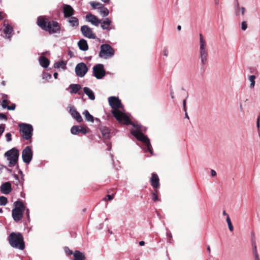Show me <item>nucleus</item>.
I'll use <instances>...</instances> for the list:
<instances>
[{
  "label": "nucleus",
  "mask_w": 260,
  "mask_h": 260,
  "mask_svg": "<svg viewBox=\"0 0 260 260\" xmlns=\"http://www.w3.org/2000/svg\"><path fill=\"white\" fill-rule=\"evenodd\" d=\"M115 54L114 49L108 44H102L100 46V51L99 56L103 59L111 58Z\"/></svg>",
  "instance_id": "8"
},
{
  "label": "nucleus",
  "mask_w": 260,
  "mask_h": 260,
  "mask_svg": "<svg viewBox=\"0 0 260 260\" xmlns=\"http://www.w3.org/2000/svg\"><path fill=\"white\" fill-rule=\"evenodd\" d=\"M111 21L109 18H106L102 22L101 21V26L103 29H106L108 31L113 28L111 26Z\"/></svg>",
  "instance_id": "21"
},
{
  "label": "nucleus",
  "mask_w": 260,
  "mask_h": 260,
  "mask_svg": "<svg viewBox=\"0 0 260 260\" xmlns=\"http://www.w3.org/2000/svg\"><path fill=\"white\" fill-rule=\"evenodd\" d=\"M66 252L68 255H72V254H73V253H74V252L71 250H70L69 248H68V250L66 251Z\"/></svg>",
  "instance_id": "51"
},
{
  "label": "nucleus",
  "mask_w": 260,
  "mask_h": 260,
  "mask_svg": "<svg viewBox=\"0 0 260 260\" xmlns=\"http://www.w3.org/2000/svg\"><path fill=\"white\" fill-rule=\"evenodd\" d=\"M131 134L139 141H141L144 145L143 149L145 152H149L151 155H153V149L148 138L145 136L138 128L131 131Z\"/></svg>",
  "instance_id": "2"
},
{
  "label": "nucleus",
  "mask_w": 260,
  "mask_h": 260,
  "mask_svg": "<svg viewBox=\"0 0 260 260\" xmlns=\"http://www.w3.org/2000/svg\"><path fill=\"white\" fill-rule=\"evenodd\" d=\"M16 105L15 104H13L10 106H9L7 107V109L9 110H14L15 109Z\"/></svg>",
  "instance_id": "45"
},
{
  "label": "nucleus",
  "mask_w": 260,
  "mask_h": 260,
  "mask_svg": "<svg viewBox=\"0 0 260 260\" xmlns=\"http://www.w3.org/2000/svg\"><path fill=\"white\" fill-rule=\"evenodd\" d=\"M9 242L13 247L23 250L25 248L23 237L21 234L12 233L9 236Z\"/></svg>",
  "instance_id": "3"
},
{
  "label": "nucleus",
  "mask_w": 260,
  "mask_h": 260,
  "mask_svg": "<svg viewBox=\"0 0 260 260\" xmlns=\"http://www.w3.org/2000/svg\"><path fill=\"white\" fill-rule=\"evenodd\" d=\"M215 3L216 5H218L219 4V0H215Z\"/></svg>",
  "instance_id": "63"
},
{
  "label": "nucleus",
  "mask_w": 260,
  "mask_h": 260,
  "mask_svg": "<svg viewBox=\"0 0 260 260\" xmlns=\"http://www.w3.org/2000/svg\"><path fill=\"white\" fill-rule=\"evenodd\" d=\"M90 5L92 7L93 9H98L100 10L104 8V5L96 2H91Z\"/></svg>",
  "instance_id": "30"
},
{
  "label": "nucleus",
  "mask_w": 260,
  "mask_h": 260,
  "mask_svg": "<svg viewBox=\"0 0 260 260\" xmlns=\"http://www.w3.org/2000/svg\"><path fill=\"white\" fill-rule=\"evenodd\" d=\"M255 79V76L254 75H250L249 77V80L251 82L250 85V88H253L254 87Z\"/></svg>",
  "instance_id": "34"
},
{
  "label": "nucleus",
  "mask_w": 260,
  "mask_h": 260,
  "mask_svg": "<svg viewBox=\"0 0 260 260\" xmlns=\"http://www.w3.org/2000/svg\"><path fill=\"white\" fill-rule=\"evenodd\" d=\"M163 53H164V55H165L166 56H168V49L166 48H164V51H163Z\"/></svg>",
  "instance_id": "49"
},
{
  "label": "nucleus",
  "mask_w": 260,
  "mask_h": 260,
  "mask_svg": "<svg viewBox=\"0 0 260 260\" xmlns=\"http://www.w3.org/2000/svg\"><path fill=\"white\" fill-rule=\"evenodd\" d=\"M74 260H85V254L79 250H75L73 253Z\"/></svg>",
  "instance_id": "22"
},
{
  "label": "nucleus",
  "mask_w": 260,
  "mask_h": 260,
  "mask_svg": "<svg viewBox=\"0 0 260 260\" xmlns=\"http://www.w3.org/2000/svg\"><path fill=\"white\" fill-rule=\"evenodd\" d=\"M112 114L116 119L120 123L125 125L131 124L129 118L120 110H112Z\"/></svg>",
  "instance_id": "9"
},
{
  "label": "nucleus",
  "mask_w": 260,
  "mask_h": 260,
  "mask_svg": "<svg viewBox=\"0 0 260 260\" xmlns=\"http://www.w3.org/2000/svg\"><path fill=\"white\" fill-rule=\"evenodd\" d=\"M5 127H6V125L5 124H0V137L3 134L4 131H5Z\"/></svg>",
  "instance_id": "42"
},
{
  "label": "nucleus",
  "mask_w": 260,
  "mask_h": 260,
  "mask_svg": "<svg viewBox=\"0 0 260 260\" xmlns=\"http://www.w3.org/2000/svg\"><path fill=\"white\" fill-rule=\"evenodd\" d=\"M239 11H241V14L242 15H244V13H245V9L244 7H241L239 9Z\"/></svg>",
  "instance_id": "47"
},
{
  "label": "nucleus",
  "mask_w": 260,
  "mask_h": 260,
  "mask_svg": "<svg viewBox=\"0 0 260 260\" xmlns=\"http://www.w3.org/2000/svg\"><path fill=\"white\" fill-rule=\"evenodd\" d=\"M108 102L110 106L113 109L112 110H120L119 109L123 108L121 101L118 97L110 96L108 98Z\"/></svg>",
  "instance_id": "10"
},
{
  "label": "nucleus",
  "mask_w": 260,
  "mask_h": 260,
  "mask_svg": "<svg viewBox=\"0 0 260 260\" xmlns=\"http://www.w3.org/2000/svg\"><path fill=\"white\" fill-rule=\"evenodd\" d=\"M200 56L201 60V63L205 65L207 61L208 56V50L206 40L204 39L202 34H200Z\"/></svg>",
  "instance_id": "5"
},
{
  "label": "nucleus",
  "mask_w": 260,
  "mask_h": 260,
  "mask_svg": "<svg viewBox=\"0 0 260 260\" xmlns=\"http://www.w3.org/2000/svg\"><path fill=\"white\" fill-rule=\"evenodd\" d=\"M19 126L21 137L25 140H30V142H31L34 130L32 125L29 124L20 123Z\"/></svg>",
  "instance_id": "7"
},
{
  "label": "nucleus",
  "mask_w": 260,
  "mask_h": 260,
  "mask_svg": "<svg viewBox=\"0 0 260 260\" xmlns=\"http://www.w3.org/2000/svg\"><path fill=\"white\" fill-rule=\"evenodd\" d=\"M70 17V18L69 21L73 26H77L79 25V21L76 17L72 16Z\"/></svg>",
  "instance_id": "32"
},
{
  "label": "nucleus",
  "mask_w": 260,
  "mask_h": 260,
  "mask_svg": "<svg viewBox=\"0 0 260 260\" xmlns=\"http://www.w3.org/2000/svg\"><path fill=\"white\" fill-rule=\"evenodd\" d=\"M101 1L105 3H108L109 2L110 0H101Z\"/></svg>",
  "instance_id": "59"
},
{
  "label": "nucleus",
  "mask_w": 260,
  "mask_h": 260,
  "mask_svg": "<svg viewBox=\"0 0 260 260\" xmlns=\"http://www.w3.org/2000/svg\"><path fill=\"white\" fill-rule=\"evenodd\" d=\"M37 24L43 30L48 31L49 34L59 32L60 26L59 24L54 21H49L47 19L40 16L37 19Z\"/></svg>",
  "instance_id": "1"
},
{
  "label": "nucleus",
  "mask_w": 260,
  "mask_h": 260,
  "mask_svg": "<svg viewBox=\"0 0 260 260\" xmlns=\"http://www.w3.org/2000/svg\"><path fill=\"white\" fill-rule=\"evenodd\" d=\"M5 156L7 157L9 161V166L10 167H14L18 162L19 152L16 148H13L5 153Z\"/></svg>",
  "instance_id": "6"
},
{
  "label": "nucleus",
  "mask_w": 260,
  "mask_h": 260,
  "mask_svg": "<svg viewBox=\"0 0 260 260\" xmlns=\"http://www.w3.org/2000/svg\"><path fill=\"white\" fill-rule=\"evenodd\" d=\"M185 112V117L187 118V119H189V117L188 116V114L187 113V112Z\"/></svg>",
  "instance_id": "64"
},
{
  "label": "nucleus",
  "mask_w": 260,
  "mask_h": 260,
  "mask_svg": "<svg viewBox=\"0 0 260 260\" xmlns=\"http://www.w3.org/2000/svg\"><path fill=\"white\" fill-rule=\"evenodd\" d=\"M100 129L101 132V133L103 136V137L105 139H109L110 138V130L109 128L104 126H102L100 128Z\"/></svg>",
  "instance_id": "24"
},
{
  "label": "nucleus",
  "mask_w": 260,
  "mask_h": 260,
  "mask_svg": "<svg viewBox=\"0 0 260 260\" xmlns=\"http://www.w3.org/2000/svg\"><path fill=\"white\" fill-rule=\"evenodd\" d=\"M11 137H12V135H11V133H8L6 134V137L7 138L8 142H10L12 140Z\"/></svg>",
  "instance_id": "44"
},
{
  "label": "nucleus",
  "mask_w": 260,
  "mask_h": 260,
  "mask_svg": "<svg viewBox=\"0 0 260 260\" xmlns=\"http://www.w3.org/2000/svg\"><path fill=\"white\" fill-rule=\"evenodd\" d=\"M150 182L151 186L154 189H157L159 188V179L158 175L156 173H153L151 174Z\"/></svg>",
  "instance_id": "16"
},
{
  "label": "nucleus",
  "mask_w": 260,
  "mask_h": 260,
  "mask_svg": "<svg viewBox=\"0 0 260 260\" xmlns=\"http://www.w3.org/2000/svg\"><path fill=\"white\" fill-rule=\"evenodd\" d=\"M8 203V199L4 196L0 197V205L5 206Z\"/></svg>",
  "instance_id": "36"
},
{
  "label": "nucleus",
  "mask_w": 260,
  "mask_h": 260,
  "mask_svg": "<svg viewBox=\"0 0 260 260\" xmlns=\"http://www.w3.org/2000/svg\"><path fill=\"white\" fill-rule=\"evenodd\" d=\"M114 194H112V195L108 194L106 196V197L105 198H104L103 200L106 201H111L114 198Z\"/></svg>",
  "instance_id": "41"
},
{
  "label": "nucleus",
  "mask_w": 260,
  "mask_h": 260,
  "mask_svg": "<svg viewBox=\"0 0 260 260\" xmlns=\"http://www.w3.org/2000/svg\"><path fill=\"white\" fill-rule=\"evenodd\" d=\"M139 245L141 246H144L145 245V242L143 241H141L139 242Z\"/></svg>",
  "instance_id": "54"
},
{
  "label": "nucleus",
  "mask_w": 260,
  "mask_h": 260,
  "mask_svg": "<svg viewBox=\"0 0 260 260\" xmlns=\"http://www.w3.org/2000/svg\"><path fill=\"white\" fill-rule=\"evenodd\" d=\"M159 192L157 189H154L152 192L151 199L154 202L159 201L160 200L158 199Z\"/></svg>",
  "instance_id": "31"
},
{
  "label": "nucleus",
  "mask_w": 260,
  "mask_h": 260,
  "mask_svg": "<svg viewBox=\"0 0 260 260\" xmlns=\"http://www.w3.org/2000/svg\"><path fill=\"white\" fill-rule=\"evenodd\" d=\"M83 114L84 115L86 121H90L91 122H94L93 117L89 113V112L87 110H85L83 112Z\"/></svg>",
  "instance_id": "29"
},
{
  "label": "nucleus",
  "mask_w": 260,
  "mask_h": 260,
  "mask_svg": "<svg viewBox=\"0 0 260 260\" xmlns=\"http://www.w3.org/2000/svg\"><path fill=\"white\" fill-rule=\"evenodd\" d=\"M211 174L212 176H215L216 175V172L214 170L211 171Z\"/></svg>",
  "instance_id": "52"
},
{
  "label": "nucleus",
  "mask_w": 260,
  "mask_h": 260,
  "mask_svg": "<svg viewBox=\"0 0 260 260\" xmlns=\"http://www.w3.org/2000/svg\"><path fill=\"white\" fill-rule=\"evenodd\" d=\"M81 31L84 36L89 39H95L96 35L92 29L87 25H83L81 27Z\"/></svg>",
  "instance_id": "14"
},
{
  "label": "nucleus",
  "mask_w": 260,
  "mask_h": 260,
  "mask_svg": "<svg viewBox=\"0 0 260 260\" xmlns=\"http://www.w3.org/2000/svg\"><path fill=\"white\" fill-rule=\"evenodd\" d=\"M235 13H236V15H239V9L240 8V7L239 6V4L238 0L235 1Z\"/></svg>",
  "instance_id": "39"
},
{
  "label": "nucleus",
  "mask_w": 260,
  "mask_h": 260,
  "mask_svg": "<svg viewBox=\"0 0 260 260\" xmlns=\"http://www.w3.org/2000/svg\"><path fill=\"white\" fill-rule=\"evenodd\" d=\"M39 60L40 64L42 67L47 68L48 67L50 61L47 57L44 56H41L40 57Z\"/></svg>",
  "instance_id": "25"
},
{
  "label": "nucleus",
  "mask_w": 260,
  "mask_h": 260,
  "mask_svg": "<svg viewBox=\"0 0 260 260\" xmlns=\"http://www.w3.org/2000/svg\"><path fill=\"white\" fill-rule=\"evenodd\" d=\"M32 151L29 146H26L22 152L23 161L26 164H29L32 158Z\"/></svg>",
  "instance_id": "12"
},
{
  "label": "nucleus",
  "mask_w": 260,
  "mask_h": 260,
  "mask_svg": "<svg viewBox=\"0 0 260 260\" xmlns=\"http://www.w3.org/2000/svg\"><path fill=\"white\" fill-rule=\"evenodd\" d=\"M54 67V68H57V69L59 68H61L63 69H66V63L63 61H58V62L55 63Z\"/></svg>",
  "instance_id": "33"
},
{
  "label": "nucleus",
  "mask_w": 260,
  "mask_h": 260,
  "mask_svg": "<svg viewBox=\"0 0 260 260\" xmlns=\"http://www.w3.org/2000/svg\"><path fill=\"white\" fill-rule=\"evenodd\" d=\"M69 108V112L72 116L78 122H81L83 121V119L80 114L77 111L76 108L74 106H70Z\"/></svg>",
  "instance_id": "17"
},
{
  "label": "nucleus",
  "mask_w": 260,
  "mask_h": 260,
  "mask_svg": "<svg viewBox=\"0 0 260 260\" xmlns=\"http://www.w3.org/2000/svg\"><path fill=\"white\" fill-rule=\"evenodd\" d=\"M171 98L172 99H174V96L173 95V92L172 91L171 92Z\"/></svg>",
  "instance_id": "61"
},
{
  "label": "nucleus",
  "mask_w": 260,
  "mask_h": 260,
  "mask_svg": "<svg viewBox=\"0 0 260 260\" xmlns=\"http://www.w3.org/2000/svg\"><path fill=\"white\" fill-rule=\"evenodd\" d=\"M10 103L9 101L7 100H3L2 106L4 109L7 108V107L8 106V104Z\"/></svg>",
  "instance_id": "40"
},
{
  "label": "nucleus",
  "mask_w": 260,
  "mask_h": 260,
  "mask_svg": "<svg viewBox=\"0 0 260 260\" xmlns=\"http://www.w3.org/2000/svg\"><path fill=\"white\" fill-rule=\"evenodd\" d=\"M223 215H225V216H227V215H229L226 213V212H225V211H223Z\"/></svg>",
  "instance_id": "60"
},
{
  "label": "nucleus",
  "mask_w": 260,
  "mask_h": 260,
  "mask_svg": "<svg viewBox=\"0 0 260 260\" xmlns=\"http://www.w3.org/2000/svg\"><path fill=\"white\" fill-rule=\"evenodd\" d=\"M226 220L230 231H233L234 230V228H233L231 220L230 218L229 215H227Z\"/></svg>",
  "instance_id": "35"
},
{
  "label": "nucleus",
  "mask_w": 260,
  "mask_h": 260,
  "mask_svg": "<svg viewBox=\"0 0 260 260\" xmlns=\"http://www.w3.org/2000/svg\"><path fill=\"white\" fill-rule=\"evenodd\" d=\"M86 18L88 21L95 26H98L101 23V20L96 16L91 13L87 14Z\"/></svg>",
  "instance_id": "18"
},
{
  "label": "nucleus",
  "mask_w": 260,
  "mask_h": 260,
  "mask_svg": "<svg viewBox=\"0 0 260 260\" xmlns=\"http://www.w3.org/2000/svg\"><path fill=\"white\" fill-rule=\"evenodd\" d=\"M64 17L68 18L71 17L74 13V10L69 5H64L63 8Z\"/></svg>",
  "instance_id": "19"
},
{
  "label": "nucleus",
  "mask_w": 260,
  "mask_h": 260,
  "mask_svg": "<svg viewBox=\"0 0 260 260\" xmlns=\"http://www.w3.org/2000/svg\"><path fill=\"white\" fill-rule=\"evenodd\" d=\"M84 93L88 96L89 99L91 100L95 99V96L93 92L88 87H85L83 88Z\"/></svg>",
  "instance_id": "28"
},
{
  "label": "nucleus",
  "mask_w": 260,
  "mask_h": 260,
  "mask_svg": "<svg viewBox=\"0 0 260 260\" xmlns=\"http://www.w3.org/2000/svg\"><path fill=\"white\" fill-rule=\"evenodd\" d=\"M252 246L253 247V253L254 255L258 254V252L256 249V245L255 241L254 240L252 241Z\"/></svg>",
  "instance_id": "38"
},
{
  "label": "nucleus",
  "mask_w": 260,
  "mask_h": 260,
  "mask_svg": "<svg viewBox=\"0 0 260 260\" xmlns=\"http://www.w3.org/2000/svg\"><path fill=\"white\" fill-rule=\"evenodd\" d=\"M186 100L185 99L183 100V109L185 112L186 111Z\"/></svg>",
  "instance_id": "48"
},
{
  "label": "nucleus",
  "mask_w": 260,
  "mask_h": 260,
  "mask_svg": "<svg viewBox=\"0 0 260 260\" xmlns=\"http://www.w3.org/2000/svg\"><path fill=\"white\" fill-rule=\"evenodd\" d=\"M167 235H168V237H169V238H170V240H171V238H172L171 233H167Z\"/></svg>",
  "instance_id": "58"
},
{
  "label": "nucleus",
  "mask_w": 260,
  "mask_h": 260,
  "mask_svg": "<svg viewBox=\"0 0 260 260\" xmlns=\"http://www.w3.org/2000/svg\"><path fill=\"white\" fill-rule=\"evenodd\" d=\"M247 28V23L246 21H243L241 23V29L245 30Z\"/></svg>",
  "instance_id": "43"
},
{
  "label": "nucleus",
  "mask_w": 260,
  "mask_h": 260,
  "mask_svg": "<svg viewBox=\"0 0 260 260\" xmlns=\"http://www.w3.org/2000/svg\"><path fill=\"white\" fill-rule=\"evenodd\" d=\"M11 190V184L9 182L4 183L1 186V191L4 194H8Z\"/></svg>",
  "instance_id": "20"
},
{
  "label": "nucleus",
  "mask_w": 260,
  "mask_h": 260,
  "mask_svg": "<svg viewBox=\"0 0 260 260\" xmlns=\"http://www.w3.org/2000/svg\"><path fill=\"white\" fill-rule=\"evenodd\" d=\"M13 28L10 24H7L4 29V32L8 39H10L13 35Z\"/></svg>",
  "instance_id": "23"
},
{
  "label": "nucleus",
  "mask_w": 260,
  "mask_h": 260,
  "mask_svg": "<svg viewBox=\"0 0 260 260\" xmlns=\"http://www.w3.org/2000/svg\"><path fill=\"white\" fill-rule=\"evenodd\" d=\"M181 26L180 25H178V26H177V29H178V30H181Z\"/></svg>",
  "instance_id": "62"
},
{
  "label": "nucleus",
  "mask_w": 260,
  "mask_h": 260,
  "mask_svg": "<svg viewBox=\"0 0 260 260\" xmlns=\"http://www.w3.org/2000/svg\"><path fill=\"white\" fill-rule=\"evenodd\" d=\"M100 13L104 17L107 16L109 14V10L107 8L104 7L100 10Z\"/></svg>",
  "instance_id": "37"
},
{
  "label": "nucleus",
  "mask_w": 260,
  "mask_h": 260,
  "mask_svg": "<svg viewBox=\"0 0 260 260\" xmlns=\"http://www.w3.org/2000/svg\"><path fill=\"white\" fill-rule=\"evenodd\" d=\"M89 131V129L82 126L74 125L71 129V132L73 135H79L81 133L82 135H85Z\"/></svg>",
  "instance_id": "15"
},
{
  "label": "nucleus",
  "mask_w": 260,
  "mask_h": 260,
  "mask_svg": "<svg viewBox=\"0 0 260 260\" xmlns=\"http://www.w3.org/2000/svg\"><path fill=\"white\" fill-rule=\"evenodd\" d=\"M26 214L27 215V217L28 219H29V211L28 209H26Z\"/></svg>",
  "instance_id": "53"
},
{
  "label": "nucleus",
  "mask_w": 260,
  "mask_h": 260,
  "mask_svg": "<svg viewBox=\"0 0 260 260\" xmlns=\"http://www.w3.org/2000/svg\"><path fill=\"white\" fill-rule=\"evenodd\" d=\"M78 46L79 48L83 51H86L88 49V46L87 41L84 39L80 40L78 43Z\"/></svg>",
  "instance_id": "26"
},
{
  "label": "nucleus",
  "mask_w": 260,
  "mask_h": 260,
  "mask_svg": "<svg viewBox=\"0 0 260 260\" xmlns=\"http://www.w3.org/2000/svg\"><path fill=\"white\" fill-rule=\"evenodd\" d=\"M105 73L104 65L102 64H97L93 68V75L98 79H102L105 76Z\"/></svg>",
  "instance_id": "11"
},
{
  "label": "nucleus",
  "mask_w": 260,
  "mask_h": 260,
  "mask_svg": "<svg viewBox=\"0 0 260 260\" xmlns=\"http://www.w3.org/2000/svg\"><path fill=\"white\" fill-rule=\"evenodd\" d=\"M0 119L7 120V116L4 113H0Z\"/></svg>",
  "instance_id": "46"
},
{
  "label": "nucleus",
  "mask_w": 260,
  "mask_h": 260,
  "mask_svg": "<svg viewBox=\"0 0 260 260\" xmlns=\"http://www.w3.org/2000/svg\"><path fill=\"white\" fill-rule=\"evenodd\" d=\"M255 260H260L258 257V254L254 255Z\"/></svg>",
  "instance_id": "55"
},
{
  "label": "nucleus",
  "mask_w": 260,
  "mask_h": 260,
  "mask_svg": "<svg viewBox=\"0 0 260 260\" xmlns=\"http://www.w3.org/2000/svg\"><path fill=\"white\" fill-rule=\"evenodd\" d=\"M207 251L209 253H210L211 252V248L208 245L207 248Z\"/></svg>",
  "instance_id": "57"
},
{
  "label": "nucleus",
  "mask_w": 260,
  "mask_h": 260,
  "mask_svg": "<svg viewBox=\"0 0 260 260\" xmlns=\"http://www.w3.org/2000/svg\"><path fill=\"white\" fill-rule=\"evenodd\" d=\"M53 76H54V78L57 79V76H58V73H56V72L54 73V74H53Z\"/></svg>",
  "instance_id": "56"
},
{
  "label": "nucleus",
  "mask_w": 260,
  "mask_h": 260,
  "mask_svg": "<svg viewBox=\"0 0 260 260\" xmlns=\"http://www.w3.org/2000/svg\"><path fill=\"white\" fill-rule=\"evenodd\" d=\"M71 93H77L81 89V86L77 84H72L69 86Z\"/></svg>",
  "instance_id": "27"
},
{
  "label": "nucleus",
  "mask_w": 260,
  "mask_h": 260,
  "mask_svg": "<svg viewBox=\"0 0 260 260\" xmlns=\"http://www.w3.org/2000/svg\"><path fill=\"white\" fill-rule=\"evenodd\" d=\"M259 121H260V116H258L257 118V122H256V126L258 128H259V125H260Z\"/></svg>",
  "instance_id": "50"
},
{
  "label": "nucleus",
  "mask_w": 260,
  "mask_h": 260,
  "mask_svg": "<svg viewBox=\"0 0 260 260\" xmlns=\"http://www.w3.org/2000/svg\"><path fill=\"white\" fill-rule=\"evenodd\" d=\"M15 207L12 211V215L16 222L21 220L23 217V212L25 210V206L21 201H17L14 203Z\"/></svg>",
  "instance_id": "4"
},
{
  "label": "nucleus",
  "mask_w": 260,
  "mask_h": 260,
  "mask_svg": "<svg viewBox=\"0 0 260 260\" xmlns=\"http://www.w3.org/2000/svg\"><path fill=\"white\" fill-rule=\"evenodd\" d=\"M75 70L77 76L82 77L86 74L88 69L85 63L80 62L76 65Z\"/></svg>",
  "instance_id": "13"
}]
</instances>
